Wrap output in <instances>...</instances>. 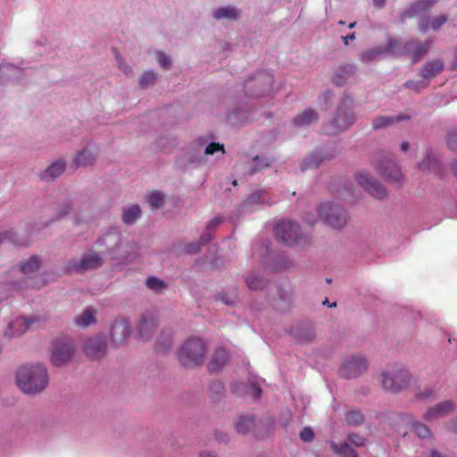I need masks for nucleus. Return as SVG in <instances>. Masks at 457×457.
<instances>
[{"label": "nucleus", "instance_id": "1", "mask_svg": "<svg viewBox=\"0 0 457 457\" xmlns=\"http://www.w3.org/2000/svg\"><path fill=\"white\" fill-rule=\"evenodd\" d=\"M224 154L225 148L222 144L199 137L188 145L181 156V162L186 168L198 167L206 163L208 156L216 155V158H220Z\"/></svg>", "mask_w": 457, "mask_h": 457}, {"label": "nucleus", "instance_id": "2", "mask_svg": "<svg viewBox=\"0 0 457 457\" xmlns=\"http://www.w3.org/2000/svg\"><path fill=\"white\" fill-rule=\"evenodd\" d=\"M354 99L345 93L337 104L334 116L324 124L327 135L337 136L347 130L356 121Z\"/></svg>", "mask_w": 457, "mask_h": 457}, {"label": "nucleus", "instance_id": "3", "mask_svg": "<svg viewBox=\"0 0 457 457\" xmlns=\"http://www.w3.org/2000/svg\"><path fill=\"white\" fill-rule=\"evenodd\" d=\"M16 383L25 394L40 393L48 385L47 370L40 364L22 365L16 372Z\"/></svg>", "mask_w": 457, "mask_h": 457}, {"label": "nucleus", "instance_id": "4", "mask_svg": "<svg viewBox=\"0 0 457 457\" xmlns=\"http://www.w3.org/2000/svg\"><path fill=\"white\" fill-rule=\"evenodd\" d=\"M431 44V40L420 43L412 39L401 43L393 36L387 37V50L390 51V55L399 57L411 54L413 63L419 62L428 53Z\"/></svg>", "mask_w": 457, "mask_h": 457}, {"label": "nucleus", "instance_id": "5", "mask_svg": "<svg viewBox=\"0 0 457 457\" xmlns=\"http://www.w3.org/2000/svg\"><path fill=\"white\" fill-rule=\"evenodd\" d=\"M206 353L204 341L197 337L186 340L178 352V359L184 367H194L203 364Z\"/></svg>", "mask_w": 457, "mask_h": 457}, {"label": "nucleus", "instance_id": "6", "mask_svg": "<svg viewBox=\"0 0 457 457\" xmlns=\"http://www.w3.org/2000/svg\"><path fill=\"white\" fill-rule=\"evenodd\" d=\"M410 372L402 365L395 364L388 367L380 375L382 386L388 392L397 393L404 390L411 383Z\"/></svg>", "mask_w": 457, "mask_h": 457}, {"label": "nucleus", "instance_id": "7", "mask_svg": "<svg viewBox=\"0 0 457 457\" xmlns=\"http://www.w3.org/2000/svg\"><path fill=\"white\" fill-rule=\"evenodd\" d=\"M374 162L378 173L386 181L398 185L403 184V175L391 153L384 151L378 153Z\"/></svg>", "mask_w": 457, "mask_h": 457}, {"label": "nucleus", "instance_id": "8", "mask_svg": "<svg viewBox=\"0 0 457 457\" xmlns=\"http://www.w3.org/2000/svg\"><path fill=\"white\" fill-rule=\"evenodd\" d=\"M41 266V259L37 255H33L28 260L22 261L20 264V270L27 277L25 281L13 282L12 287L18 290L24 288L40 289L46 286L47 281L41 276L32 278Z\"/></svg>", "mask_w": 457, "mask_h": 457}, {"label": "nucleus", "instance_id": "9", "mask_svg": "<svg viewBox=\"0 0 457 457\" xmlns=\"http://www.w3.org/2000/svg\"><path fill=\"white\" fill-rule=\"evenodd\" d=\"M273 84V75L268 71H257L245 80L243 88L245 96L262 97L270 94Z\"/></svg>", "mask_w": 457, "mask_h": 457}, {"label": "nucleus", "instance_id": "10", "mask_svg": "<svg viewBox=\"0 0 457 457\" xmlns=\"http://www.w3.org/2000/svg\"><path fill=\"white\" fill-rule=\"evenodd\" d=\"M317 213L323 224L332 228H344L347 225L345 209L331 202L321 203L317 207Z\"/></svg>", "mask_w": 457, "mask_h": 457}, {"label": "nucleus", "instance_id": "11", "mask_svg": "<svg viewBox=\"0 0 457 457\" xmlns=\"http://www.w3.org/2000/svg\"><path fill=\"white\" fill-rule=\"evenodd\" d=\"M339 153L335 144H328L317 148L314 152L307 155L301 162V170L317 169L325 162L336 157Z\"/></svg>", "mask_w": 457, "mask_h": 457}, {"label": "nucleus", "instance_id": "12", "mask_svg": "<svg viewBox=\"0 0 457 457\" xmlns=\"http://www.w3.org/2000/svg\"><path fill=\"white\" fill-rule=\"evenodd\" d=\"M355 179L360 187H361L370 196L378 200H384L388 196L386 187L370 173L360 171L355 175Z\"/></svg>", "mask_w": 457, "mask_h": 457}, {"label": "nucleus", "instance_id": "13", "mask_svg": "<svg viewBox=\"0 0 457 457\" xmlns=\"http://www.w3.org/2000/svg\"><path fill=\"white\" fill-rule=\"evenodd\" d=\"M74 353V345L69 338L55 340L52 348V362L54 366H62L71 359Z\"/></svg>", "mask_w": 457, "mask_h": 457}, {"label": "nucleus", "instance_id": "14", "mask_svg": "<svg viewBox=\"0 0 457 457\" xmlns=\"http://www.w3.org/2000/svg\"><path fill=\"white\" fill-rule=\"evenodd\" d=\"M158 326V317L153 312L144 313L137 325V337L143 341H148L153 337Z\"/></svg>", "mask_w": 457, "mask_h": 457}, {"label": "nucleus", "instance_id": "15", "mask_svg": "<svg viewBox=\"0 0 457 457\" xmlns=\"http://www.w3.org/2000/svg\"><path fill=\"white\" fill-rule=\"evenodd\" d=\"M368 368L367 360L360 355H353L346 358L341 367V374L346 378L360 376Z\"/></svg>", "mask_w": 457, "mask_h": 457}, {"label": "nucleus", "instance_id": "16", "mask_svg": "<svg viewBox=\"0 0 457 457\" xmlns=\"http://www.w3.org/2000/svg\"><path fill=\"white\" fill-rule=\"evenodd\" d=\"M83 350L85 354L92 360L103 358L107 350L106 339L104 336L89 337L85 341Z\"/></svg>", "mask_w": 457, "mask_h": 457}, {"label": "nucleus", "instance_id": "17", "mask_svg": "<svg viewBox=\"0 0 457 457\" xmlns=\"http://www.w3.org/2000/svg\"><path fill=\"white\" fill-rule=\"evenodd\" d=\"M436 3L437 0L413 1L408 5V7L404 11H403L399 14L398 21L401 24H403L407 19L428 12Z\"/></svg>", "mask_w": 457, "mask_h": 457}, {"label": "nucleus", "instance_id": "18", "mask_svg": "<svg viewBox=\"0 0 457 457\" xmlns=\"http://www.w3.org/2000/svg\"><path fill=\"white\" fill-rule=\"evenodd\" d=\"M418 168L423 173H433L437 176L444 173L442 162L431 149L426 151L423 159L418 163Z\"/></svg>", "mask_w": 457, "mask_h": 457}, {"label": "nucleus", "instance_id": "19", "mask_svg": "<svg viewBox=\"0 0 457 457\" xmlns=\"http://www.w3.org/2000/svg\"><path fill=\"white\" fill-rule=\"evenodd\" d=\"M274 236L278 242L287 246H302L308 242L303 230H275Z\"/></svg>", "mask_w": 457, "mask_h": 457}, {"label": "nucleus", "instance_id": "20", "mask_svg": "<svg viewBox=\"0 0 457 457\" xmlns=\"http://www.w3.org/2000/svg\"><path fill=\"white\" fill-rule=\"evenodd\" d=\"M454 411V403L452 401H445L428 408L422 418L428 422L442 419Z\"/></svg>", "mask_w": 457, "mask_h": 457}, {"label": "nucleus", "instance_id": "21", "mask_svg": "<svg viewBox=\"0 0 457 457\" xmlns=\"http://www.w3.org/2000/svg\"><path fill=\"white\" fill-rule=\"evenodd\" d=\"M265 190H258L251 194L240 205L242 213H252L258 210L263 204H271L269 199H266Z\"/></svg>", "mask_w": 457, "mask_h": 457}, {"label": "nucleus", "instance_id": "22", "mask_svg": "<svg viewBox=\"0 0 457 457\" xmlns=\"http://www.w3.org/2000/svg\"><path fill=\"white\" fill-rule=\"evenodd\" d=\"M130 334L129 322L126 319L117 320L112 326L111 339L113 345H120L126 343Z\"/></svg>", "mask_w": 457, "mask_h": 457}, {"label": "nucleus", "instance_id": "23", "mask_svg": "<svg viewBox=\"0 0 457 457\" xmlns=\"http://www.w3.org/2000/svg\"><path fill=\"white\" fill-rule=\"evenodd\" d=\"M66 168L67 162L64 159H56L40 172L39 179L46 183L53 182L65 171Z\"/></svg>", "mask_w": 457, "mask_h": 457}, {"label": "nucleus", "instance_id": "24", "mask_svg": "<svg viewBox=\"0 0 457 457\" xmlns=\"http://www.w3.org/2000/svg\"><path fill=\"white\" fill-rule=\"evenodd\" d=\"M102 263V258L98 254L89 253L84 255L79 262L69 264L67 269L69 271L84 272L86 270L97 269Z\"/></svg>", "mask_w": 457, "mask_h": 457}, {"label": "nucleus", "instance_id": "25", "mask_svg": "<svg viewBox=\"0 0 457 457\" xmlns=\"http://www.w3.org/2000/svg\"><path fill=\"white\" fill-rule=\"evenodd\" d=\"M37 321L35 318L20 317L12 321L6 331L9 337H18L29 330L34 323Z\"/></svg>", "mask_w": 457, "mask_h": 457}, {"label": "nucleus", "instance_id": "26", "mask_svg": "<svg viewBox=\"0 0 457 457\" xmlns=\"http://www.w3.org/2000/svg\"><path fill=\"white\" fill-rule=\"evenodd\" d=\"M242 10L234 6L227 5L213 9L212 12V17L216 21H234L240 18Z\"/></svg>", "mask_w": 457, "mask_h": 457}, {"label": "nucleus", "instance_id": "27", "mask_svg": "<svg viewBox=\"0 0 457 457\" xmlns=\"http://www.w3.org/2000/svg\"><path fill=\"white\" fill-rule=\"evenodd\" d=\"M410 119V116L404 114H399L396 116H389V115H380L373 118L371 121V126L374 130H379L386 129L392 126L395 123L407 120Z\"/></svg>", "mask_w": 457, "mask_h": 457}, {"label": "nucleus", "instance_id": "28", "mask_svg": "<svg viewBox=\"0 0 457 457\" xmlns=\"http://www.w3.org/2000/svg\"><path fill=\"white\" fill-rule=\"evenodd\" d=\"M319 119L320 115L316 110L307 108L295 116L293 124L297 128H306L312 123L316 122Z\"/></svg>", "mask_w": 457, "mask_h": 457}, {"label": "nucleus", "instance_id": "29", "mask_svg": "<svg viewBox=\"0 0 457 457\" xmlns=\"http://www.w3.org/2000/svg\"><path fill=\"white\" fill-rule=\"evenodd\" d=\"M354 72L355 66L353 64H342L336 70L332 80L337 87H343Z\"/></svg>", "mask_w": 457, "mask_h": 457}, {"label": "nucleus", "instance_id": "30", "mask_svg": "<svg viewBox=\"0 0 457 457\" xmlns=\"http://www.w3.org/2000/svg\"><path fill=\"white\" fill-rule=\"evenodd\" d=\"M18 230H7L3 234H0V243L4 239L11 240L14 245L21 246H27L29 245V230H20L21 235L18 233Z\"/></svg>", "mask_w": 457, "mask_h": 457}, {"label": "nucleus", "instance_id": "31", "mask_svg": "<svg viewBox=\"0 0 457 457\" xmlns=\"http://www.w3.org/2000/svg\"><path fill=\"white\" fill-rule=\"evenodd\" d=\"M96 156L97 154L94 150L89 147H86L76 154L73 159L72 165L76 169L80 166H90L95 163Z\"/></svg>", "mask_w": 457, "mask_h": 457}, {"label": "nucleus", "instance_id": "32", "mask_svg": "<svg viewBox=\"0 0 457 457\" xmlns=\"http://www.w3.org/2000/svg\"><path fill=\"white\" fill-rule=\"evenodd\" d=\"M385 54H390V51L387 50V46L386 47H383L381 46H377L370 47V48L363 51L360 54L359 60L362 63L368 64V63H370V62L379 59Z\"/></svg>", "mask_w": 457, "mask_h": 457}, {"label": "nucleus", "instance_id": "33", "mask_svg": "<svg viewBox=\"0 0 457 457\" xmlns=\"http://www.w3.org/2000/svg\"><path fill=\"white\" fill-rule=\"evenodd\" d=\"M142 210L138 204H131L122 208L121 220L127 226H132L141 217Z\"/></svg>", "mask_w": 457, "mask_h": 457}, {"label": "nucleus", "instance_id": "34", "mask_svg": "<svg viewBox=\"0 0 457 457\" xmlns=\"http://www.w3.org/2000/svg\"><path fill=\"white\" fill-rule=\"evenodd\" d=\"M444 69V62L437 59L427 62L420 74L424 79H430L439 74Z\"/></svg>", "mask_w": 457, "mask_h": 457}, {"label": "nucleus", "instance_id": "35", "mask_svg": "<svg viewBox=\"0 0 457 457\" xmlns=\"http://www.w3.org/2000/svg\"><path fill=\"white\" fill-rule=\"evenodd\" d=\"M23 72V70L12 63L3 62L0 65V83H4L6 80L12 79H17L20 74Z\"/></svg>", "mask_w": 457, "mask_h": 457}, {"label": "nucleus", "instance_id": "36", "mask_svg": "<svg viewBox=\"0 0 457 457\" xmlns=\"http://www.w3.org/2000/svg\"><path fill=\"white\" fill-rule=\"evenodd\" d=\"M228 359V353L223 347L218 348L212 355L211 361L208 364V369L211 372L219 370L225 365Z\"/></svg>", "mask_w": 457, "mask_h": 457}, {"label": "nucleus", "instance_id": "37", "mask_svg": "<svg viewBox=\"0 0 457 457\" xmlns=\"http://www.w3.org/2000/svg\"><path fill=\"white\" fill-rule=\"evenodd\" d=\"M96 311L92 307L86 308L81 314L75 317V323L79 327H87L96 322Z\"/></svg>", "mask_w": 457, "mask_h": 457}, {"label": "nucleus", "instance_id": "38", "mask_svg": "<svg viewBox=\"0 0 457 457\" xmlns=\"http://www.w3.org/2000/svg\"><path fill=\"white\" fill-rule=\"evenodd\" d=\"M146 202L151 209H161L165 204V195L161 191H152L147 194Z\"/></svg>", "mask_w": 457, "mask_h": 457}, {"label": "nucleus", "instance_id": "39", "mask_svg": "<svg viewBox=\"0 0 457 457\" xmlns=\"http://www.w3.org/2000/svg\"><path fill=\"white\" fill-rule=\"evenodd\" d=\"M272 163V160L269 157H261L256 155L248 169V174L250 176L254 175L256 172L262 170L264 168L270 167Z\"/></svg>", "mask_w": 457, "mask_h": 457}, {"label": "nucleus", "instance_id": "40", "mask_svg": "<svg viewBox=\"0 0 457 457\" xmlns=\"http://www.w3.org/2000/svg\"><path fill=\"white\" fill-rule=\"evenodd\" d=\"M245 283L251 290L263 289L268 284L265 278L254 273L249 274L246 277Z\"/></svg>", "mask_w": 457, "mask_h": 457}, {"label": "nucleus", "instance_id": "41", "mask_svg": "<svg viewBox=\"0 0 457 457\" xmlns=\"http://www.w3.org/2000/svg\"><path fill=\"white\" fill-rule=\"evenodd\" d=\"M331 448L335 453L341 455L342 457H358L356 452L346 443L340 445L331 443Z\"/></svg>", "mask_w": 457, "mask_h": 457}, {"label": "nucleus", "instance_id": "42", "mask_svg": "<svg viewBox=\"0 0 457 457\" xmlns=\"http://www.w3.org/2000/svg\"><path fill=\"white\" fill-rule=\"evenodd\" d=\"M254 420L252 417H241L236 425L237 431L241 434L248 433L254 427Z\"/></svg>", "mask_w": 457, "mask_h": 457}, {"label": "nucleus", "instance_id": "43", "mask_svg": "<svg viewBox=\"0 0 457 457\" xmlns=\"http://www.w3.org/2000/svg\"><path fill=\"white\" fill-rule=\"evenodd\" d=\"M158 76V73L153 70L145 71L139 79L140 87L147 88L157 80Z\"/></svg>", "mask_w": 457, "mask_h": 457}, {"label": "nucleus", "instance_id": "44", "mask_svg": "<svg viewBox=\"0 0 457 457\" xmlns=\"http://www.w3.org/2000/svg\"><path fill=\"white\" fill-rule=\"evenodd\" d=\"M295 337L302 343L310 342L314 337V332L311 328H303L294 331Z\"/></svg>", "mask_w": 457, "mask_h": 457}, {"label": "nucleus", "instance_id": "45", "mask_svg": "<svg viewBox=\"0 0 457 457\" xmlns=\"http://www.w3.org/2000/svg\"><path fill=\"white\" fill-rule=\"evenodd\" d=\"M272 228H299V225L294 220L288 218H279L274 220Z\"/></svg>", "mask_w": 457, "mask_h": 457}, {"label": "nucleus", "instance_id": "46", "mask_svg": "<svg viewBox=\"0 0 457 457\" xmlns=\"http://www.w3.org/2000/svg\"><path fill=\"white\" fill-rule=\"evenodd\" d=\"M411 426L413 431L415 432V434L419 437L426 438L430 436V430L428 429V428L426 425H424L419 421L413 420V421H411Z\"/></svg>", "mask_w": 457, "mask_h": 457}, {"label": "nucleus", "instance_id": "47", "mask_svg": "<svg viewBox=\"0 0 457 457\" xmlns=\"http://www.w3.org/2000/svg\"><path fill=\"white\" fill-rule=\"evenodd\" d=\"M157 62L164 70H169L171 67L172 60L163 51L158 50L155 52Z\"/></svg>", "mask_w": 457, "mask_h": 457}, {"label": "nucleus", "instance_id": "48", "mask_svg": "<svg viewBox=\"0 0 457 457\" xmlns=\"http://www.w3.org/2000/svg\"><path fill=\"white\" fill-rule=\"evenodd\" d=\"M345 420L349 425L357 426L362 423L363 415L359 411H348L345 414Z\"/></svg>", "mask_w": 457, "mask_h": 457}, {"label": "nucleus", "instance_id": "49", "mask_svg": "<svg viewBox=\"0 0 457 457\" xmlns=\"http://www.w3.org/2000/svg\"><path fill=\"white\" fill-rule=\"evenodd\" d=\"M333 98V92L329 89L324 90L318 97V102L324 110H328L331 100Z\"/></svg>", "mask_w": 457, "mask_h": 457}, {"label": "nucleus", "instance_id": "50", "mask_svg": "<svg viewBox=\"0 0 457 457\" xmlns=\"http://www.w3.org/2000/svg\"><path fill=\"white\" fill-rule=\"evenodd\" d=\"M403 86L406 88L411 89V90H413L415 92H420V91H421L422 89L426 88L428 86V82L426 81L425 79L424 80H418V81L407 80L403 84Z\"/></svg>", "mask_w": 457, "mask_h": 457}, {"label": "nucleus", "instance_id": "51", "mask_svg": "<svg viewBox=\"0 0 457 457\" xmlns=\"http://www.w3.org/2000/svg\"><path fill=\"white\" fill-rule=\"evenodd\" d=\"M145 283L146 286L153 290H161L165 287L164 282L155 277H149Z\"/></svg>", "mask_w": 457, "mask_h": 457}, {"label": "nucleus", "instance_id": "52", "mask_svg": "<svg viewBox=\"0 0 457 457\" xmlns=\"http://www.w3.org/2000/svg\"><path fill=\"white\" fill-rule=\"evenodd\" d=\"M72 210V204L70 200L63 202L58 208L57 219H62L69 214Z\"/></svg>", "mask_w": 457, "mask_h": 457}, {"label": "nucleus", "instance_id": "53", "mask_svg": "<svg viewBox=\"0 0 457 457\" xmlns=\"http://www.w3.org/2000/svg\"><path fill=\"white\" fill-rule=\"evenodd\" d=\"M300 438L306 443H310L314 438L313 430L310 427H305L300 432Z\"/></svg>", "mask_w": 457, "mask_h": 457}, {"label": "nucleus", "instance_id": "54", "mask_svg": "<svg viewBox=\"0 0 457 457\" xmlns=\"http://www.w3.org/2000/svg\"><path fill=\"white\" fill-rule=\"evenodd\" d=\"M348 440L351 444L354 445L357 447H361L365 445L366 439L360 436L359 434H349Z\"/></svg>", "mask_w": 457, "mask_h": 457}, {"label": "nucleus", "instance_id": "55", "mask_svg": "<svg viewBox=\"0 0 457 457\" xmlns=\"http://www.w3.org/2000/svg\"><path fill=\"white\" fill-rule=\"evenodd\" d=\"M303 220L307 226L314 227L317 223L318 217L313 212H305L303 214Z\"/></svg>", "mask_w": 457, "mask_h": 457}, {"label": "nucleus", "instance_id": "56", "mask_svg": "<svg viewBox=\"0 0 457 457\" xmlns=\"http://www.w3.org/2000/svg\"><path fill=\"white\" fill-rule=\"evenodd\" d=\"M226 218L222 215H218L208 221L205 228H214L218 226L224 225Z\"/></svg>", "mask_w": 457, "mask_h": 457}, {"label": "nucleus", "instance_id": "57", "mask_svg": "<svg viewBox=\"0 0 457 457\" xmlns=\"http://www.w3.org/2000/svg\"><path fill=\"white\" fill-rule=\"evenodd\" d=\"M447 146L457 153V130L453 131L448 135Z\"/></svg>", "mask_w": 457, "mask_h": 457}, {"label": "nucleus", "instance_id": "58", "mask_svg": "<svg viewBox=\"0 0 457 457\" xmlns=\"http://www.w3.org/2000/svg\"><path fill=\"white\" fill-rule=\"evenodd\" d=\"M447 21V17L445 15H439L434 18L431 21V28L434 30L439 29Z\"/></svg>", "mask_w": 457, "mask_h": 457}, {"label": "nucleus", "instance_id": "59", "mask_svg": "<svg viewBox=\"0 0 457 457\" xmlns=\"http://www.w3.org/2000/svg\"><path fill=\"white\" fill-rule=\"evenodd\" d=\"M436 395V391L433 388H425L418 394L420 399H432Z\"/></svg>", "mask_w": 457, "mask_h": 457}, {"label": "nucleus", "instance_id": "60", "mask_svg": "<svg viewBox=\"0 0 457 457\" xmlns=\"http://www.w3.org/2000/svg\"><path fill=\"white\" fill-rule=\"evenodd\" d=\"M118 66L120 71H122L126 75H132V69L121 59L118 60Z\"/></svg>", "mask_w": 457, "mask_h": 457}, {"label": "nucleus", "instance_id": "61", "mask_svg": "<svg viewBox=\"0 0 457 457\" xmlns=\"http://www.w3.org/2000/svg\"><path fill=\"white\" fill-rule=\"evenodd\" d=\"M428 17H424V18H421L420 20V22H419V28H420V30L422 32V33H425L428 31Z\"/></svg>", "mask_w": 457, "mask_h": 457}, {"label": "nucleus", "instance_id": "62", "mask_svg": "<svg viewBox=\"0 0 457 457\" xmlns=\"http://www.w3.org/2000/svg\"><path fill=\"white\" fill-rule=\"evenodd\" d=\"M278 258L279 259V263L275 266L270 267V269L271 270L278 271V270H281L286 268V262L284 261V258L281 256H278Z\"/></svg>", "mask_w": 457, "mask_h": 457}, {"label": "nucleus", "instance_id": "63", "mask_svg": "<svg viewBox=\"0 0 457 457\" xmlns=\"http://www.w3.org/2000/svg\"><path fill=\"white\" fill-rule=\"evenodd\" d=\"M252 390L253 392V395H254L255 398H260L261 397V395H262V389L259 386H257L255 384H253L252 386Z\"/></svg>", "mask_w": 457, "mask_h": 457}, {"label": "nucleus", "instance_id": "64", "mask_svg": "<svg viewBox=\"0 0 457 457\" xmlns=\"http://www.w3.org/2000/svg\"><path fill=\"white\" fill-rule=\"evenodd\" d=\"M355 39V34L354 33H351L347 36H345V37H342V40L344 41V44L345 45H348L349 44V41L350 40H354Z\"/></svg>", "mask_w": 457, "mask_h": 457}]
</instances>
